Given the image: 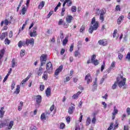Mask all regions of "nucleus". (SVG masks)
<instances>
[{"mask_svg": "<svg viewBox=\"0 0 130 130\" xmlns=\"http://www.w3.org/2000/svg\"><path fill=\"white\" fill-rule=\"evenodd\" d=\"M91 25H90L88 32L90 34H92L93 31H96L97 29H98V26L99 25V22L98 21H96V18L93 17L91 20Z\"/></svg>", "mask_w": 130, "mask_h": 130, "instance_id": "obj_1", "label": "nucleus"}, {"mask_svg": "<svg viewBox=\"0 0 130 130\" xmlns=\"http://www.w3.org/2000/svg\"><path fill=\"white\" fill-rule=\"evenodd\" d=\"M126 79L124 78L122 75H120L119 77H117V83L120 88L123 87V89H126V85H125V82Z\"/></svg>", "mask_w": 130, "mask_h": 130, "instance_id": "obj_2", "label": "nucleus"}, {"mask_svg": "<svg viewBox=\"0 0 130 130\" xmlns=\"http://www.w3.org/2000/svg\"><path fill=\"white\" fill-rule=\"evenodd\" d=\"M29 36L30 37H36L37 36V27L35 26L32 28L31 31L29 32Z\"/></svg>", "mask_w": 130, "mask_h": 130, "instance_id": "obj_3", "label": "nucleus"}, {"mask_svg": "<svg viewBox=\"0 0 130 130\" xmlns=\"http://www.w3.org/2000/svg\"><path fill=\"white\" fill-rule=\"evenodd\" d=\"M47 60V56L46 55L43 54L40 57V61H41V67H43V64H45Z\"/></svg>", "mask_w": 130, "mask_h": 130, "instance_id": "obj_4", "label": "nucleus"}, {"mask_svg": "<svg viewBox=\"0 0 130 130\" xmlns=\"http://www.w3.org/2000/svg\"><path fill=\"white\" fill-rule=\"evenodd\" d=\"M36 106L37 107H39V105H40V103H41V101H42V97L41 95H37V98H36Z\"/></svg>", "mask_w": 130, "mask_h": 130, "instance_id": "obj_5", "label": "nucleus"}, {"mask_svg": "<svg viewBox=\"0 0 130 130\" xmlns=\"http://www.w3.org/2000/svg\"><path fill=\"white\" fill-rule=\"evenodd\" d=\"M53 69V68H52V63H51V62H49L47 63L46 69L48 73H49V74H50V73H52Z\"/></svg>", "mask_w": 130, "mask_h": 130, "instance_id": "obj_6", "label": "nucleus"}, {"mask_svg": "<svg viewBox=\"0 0 130 130\" xmlns=\"http://www.w3.org/2000/svg\"><path fill=\"white\" fill-rule=\"evenodd\" d=\"M98 43L100 45H102L103 46H107L108 44V41L107 40L104 39L103 40H100L98 41Z\"/></svg>", "mask_w": 130, "mask_h": 130, "instance_id": "obj_7", "label": "nucleus"}, {"mask_svg": "<svg viewBox=\"0 0 130 130\" xmlns=\"http://www.w3.org/2000/svg\"><path fill=\"white\" fill-rule=\"evenodd\" d=\"M91 63H93L94 66H98V64H99V61H98V60H96V55H92Z\"/></svg>", "mask_w": 130, "mask_h": 130, "instance_id": "obj_8", "label": "nucleus"}, {"mask_svg": "<svg viewBox=\"0 0 130 130\" xmlns=\"http://www.w3.org/2000/svg\"><path fill=\"white\" fill-rule=\"evenodd\" d=\"M106 13V10L104 9H102V13H101V14L100 15V19L102 22L104 21V15H105Z\"/></svg>", "mask_w": 130, "mask_h": 130, "instance_id": "obj_9", "label": "nucleus"}, {"mask_svg": "<svg viewBox=\"0 0 130 130\" xmlns=\"http://www.w3.org/2000/svg\"><path fill=\"white\" fill-rule=\"evenodd\" d=\"M28 45H31V46H34V40L33 38L26 39V46H28Z\"/></svg>", "mask_w": 130, "mask_h": 130, "instance_id": "obj_10", "label": "nucleus"}, {"mask_svg": "<svg viewBox=\"0 0 130 130\" xmlns=\"http://www.w3.org/2000/svg\"><path fill=\"white\" fill-rule=\"evenodd\" d=\"M85 80L87 81V84H90V82H92V78L91 74H88L85 77Z\"/></svg>", "mask_w": 130, "mask_h": 130, "instance_id": "obj_11", "label": "nucleus"}, {"mask_svg": "<svg viewBox=\"0 0 130 130\" xmlns=\"http://www.w3.org/2000/svg\"><path fill=\"white\" fill-rule=\"evenodd\" d=\"M5 51H6L4 49L0 51V66H1L2 63H3V60L2 59V58L4 57Z\"/></svg>", "mask_w": 130, "mask_h": 130, "instance_id": "obj_12", "label": "nucleus"}, {"mask_svg": "<svg viewBox=\"0 0 130 130\" xmlns=\"http://www.w3.org/2000/svg\"><path fill=\"white\" fill-rule=\"evenodd\" d=\"M75 111V105H72V106H70L68 109V113L69 114H73L74 112Z\"/></svg>", "mask_w": 130, "mask_h": 130, "instance_id": "obj_13", "label": "nucleus"}, {"mask_svg": "<svg viewBox=\"0 0 130 130\" xmlns=\"http://www.w3.org/2000/svg\"><path fill=\"white\" fill-rule=\"evenodd\" d=\"M118 113V110L116 109V107H114V110L112 112V119H115V115Z\"/></svg>", "mask_w": 130, "mask_h": 130, "instance_id": "obj_14", "label": "nucleus"}, {"mask_svg": "<svg viewBox=\"0 0 130 130\" xmlns=\"http://www.w3.org/2000/svg\"><path fill=\"white\" fill-rule=\"evenodd\" d=\"M63 68V67L62 65L59 66L58 68L56 70L55 72V76H58V74H59V73H60V72L62 71Z\"/></svg>", "mask_w": 130, "mask_h": 130, "instance_id": "obj_15", "label": "nucleus"}, {"mask_svg": "<svg viewBox=\"0 0 130 130\" xmlns=\"http://www.w3.org/2000/svg\"><path fill=\"white\" fill-rule=\"evenodd\" d=\"M73 20V16L72 15H68L66 17V21L67 23L69 24L72 23V21Z\"/></svg>", "mask_w": 130, "mask_h": 130, "instance_id": "obj_16", "label": "nucleus"}, {"mask_svg": "<svg viewBox=\"0 0 130 130\" xmlns=\"http://www.w3.org/2000/svg\"><path fill=\"white\" fill-rule=\"evenodd\" d=\"M45 93L46 96H47V97H49V96H50L51 94V89H50V87H48L46 90Z\"/></svg>", "mask_w": 130, "mask_h": 130, "instance_id": "obj_17", "label": "nucleus"}, {"mask_svg": "<svg viewBox=\"0 0 130 130\" xmlns=\"http://www.w3.org/2000/svg\"><path fill=\"white\" fill-rule=\"evenodd\" d=\"M69 4H67V5L68 7H71V6H72V0H65V1L63 4V8H64V6H66V4H67V3H69Z\"/></svg>", "mask_w": 130, "mask_h": 130, "instance_id": "obj_18", "label": "nucleus"}, {"mask_svg": "<svg viewBox=\"0 0 130 130\" xmlns=\"http://www.w3.org/2000/svg\"><path fill=\"white\" fill-rule=\"evenodd\" d=\"M124 19V16L123 15H121V16L119 17L117 20V23L118 25H120L121 23V21H122Z\"/></svg>", "mask_w": 130, "mask_h": 130, "instance_id": "obj_19", "label": "nucleus"}, {"mask_svg": "<svg viewBox=\"0 0 130 130\" xmlns=\"http://www.w3.org/2000/svg\"><path fill=\"white\" fill-rule=\"evenodd\" d=\"M45 5V2L42 1L39 5L38 7V9H39V10H42V8H43V7H44Z\"/></svg>", "mask_w": 130, "mask_h": 130, "instance_id": "obj_20", "label": "nucleus"}, {"mask_svg": "<svg viewBox=\"0 0 130 130\" xmlns=\"http://www.w3.org/2000/svg\"><path fill=\"white\" fill-rule=\"evenodd\" d=\"M4 109H5V107H2L0 110V118H3V117H4L5 114V111Z\"/></svg>", "mask_w": 130, "mask_h": 130, "instance_id": "obj_21", "label": "nucleus"}, {"mask_svg": "<svg viewBox=\"0 0 130 130\" xmlns=\"http://www.w3.org/2000/svg\"><path fill=\"white\" fill-rule=\"evenodd\" d=\"M7 36H8V32H3L1 36H0V39H1V40H4V39H5L6 37H7Z\"/></svg>", "mask_w": 130, "mask_h": 130, "instance_id": "obj_22", "label": "nucleus"}, {"mask_svg": "<svg viewBox=\"0 0 130 130\" xmlns=\"http://www.w3.org/2000/svg\"><path fill=\"white\" fill-rule=\"evenodd\" d=\"M81 93L82 92H81L80 91H78L76 94H74L72 96L73 99H78V98H79V96L81 95Z\"/></svg>", "mask_w": 130, "mask_h": 130, "instance_id": "obj_23", "label": "nucleus"}, {"mask_svg": "<svg viewBox=\"0 0 130 130\" xmlns=\"http://www.w3.org/2000/svg\"><path fill=\"white\" fill-rule=\"evenodd\" d=\"M97 89V78H95V81L93 82L92 90L95 91Z\"/></svg>", "mask_w": 130, "mask_h": 130, "instance_id": "obj_24", "label": "nucleus"}, {"mask_svg": "<svg viewBox=\"0 0 130 130\" xmlns=\"http://www.w3.org/2000/svg\"><path fill=\"white\" fill-rule=\"evenodd\" d=\"M42 74H43V68L42 67L40 68L38 71V75L41 76Z\"/></svg>", "mask_w": 130, "mask_h": 130, "instance_id": "obj_25", "label": "nucleus"}, {"mask_svg": "<svg viewBox=\"0 0 130 130\" xmlns=\"http://www.w3.org/2000/svg\"><path fill=\"white\" fill-rule=\"evenodd\" d=\"M21 88V86L20 85H17V88L16 89V91H14V93L18 94L20 93V88Z\"/></svg>", "mask_w": 130, "mask_h": 130, "instance_id": "obj_26", "label": "nucleus"}, {"mask_svg": "<svg viewBox=\"0 0 130 130\" xmlns=\"http://www.w3.org/2000/svg\"><path fill=\"white\" fill-rule=\"evenodd\" d=\"M101 13H102V9L100 10L99 8H97L95 11V14L96 15H98L99 16V15L101 14Z\"/></svg>", "mask_w": 130, "mask_h": 130, "instance_id": "obj_27", "label": "nucleus"}, {"mask_svg": "<svg viewBox=\"0 0 130 130\" xmlns=\"http://www.w3.org/2000/svg\"><path fill=\"white\" fill-rule=\"evenodd\" d=\"M13 125H14V121H11L8 127V129H11L13 127Z\"/></svg>", "mask_w": 130, "mask_h": 130, "instance_id": "obj_28", "label": "nucleus"}, {"mask_svg": "<svg viewBox=\"0 0 130 130\" xmlns=\"http://www.w3.org/2000/svg\"><path fill=\"white\" fill-rule=\"evenodd\" d=\"M91 123V118H90L89 117H88L86 119V126H88V125H89V124H90Z\"/></svg>", "mask_w": 130, "mask_h": 130, "instance_id": "obj_29", "label": "nucleus"}, {"mask_svg": "<svg viewBox=\"0 0 130 130\" xmlns=\"http://www.w3.org/2000/svg\"><path fill=\"white\" fill-rule=\"evenodd\" d=\"M26 12H27V9L24 7L21 10L22 15H25L26 14Z\"/></svg>", "mask_w": 130, "mask_h": 130, "instance_id": "obj_30", "label": "nucleus"}, {"mask_svg": "<svg viewBox=\"0 0 130 130\" xmlns=\"http://www.w3.org/2000/svg\"><path fill=\"white\" fill-rule=\"evenodd\" d=\"M29 78L30 77L29 76H27L26 78H25V79H23L21 82V84L25 85V83H26V82H27V81L29 80Z\"/></svg>", "mask_w": 130, "mask_h": 130, "instance_id": "obj_31", "label": "nucleus"}, {"mask_svg": "<svg viewBox=\"0 0 130 130\" xmlns=\"http://www.w3.org/2000/svg\"><path fill=\"white\" fill-rule=\"evenodd\" d=\"M41 120H46V117L45 116V114L44 113H43L41 116Z\"/></svg>", "mask_w": 130, "mask_h": 130, "instance_id": "obj_32", "label": "nucleus"}, {"mask_svg": "<svg viewBox=\"0 0 130 130\" xmlns=\"http://www.w3.org/2000/svg\"><path fill=\"white\" fill-rule=\"evenodd\" d=\"M91 122H92V123H93L94 124H95V123H96V115H95V114H94V115H93V117L92 118V119L91 120Z\"/></svg>", "mask_w": 130, "mask_h": 130, "instance_id": "obj_33", "label": "nucleus"}, {"mask_svg": "<svg viewBox=\"0 0 130 130\" xmlns=\"http://www.w3.org/2000/svg\"><path fill=\"white\" fill-rule=\"evenodd\" d=\"M68 41H69V40H68V37H66L62 42L63 45H66L67 43H68Z\"/></svg>", "mask_w": 130, "mask_h": 130, "instance_id": "obj_34", "label": "nucleus"}, {"mask_svg": "<svg viewBox=\"0 0 130 130\" xmlns=\"http://www.w3.org/2000/svg\"><path fill=\"white\" fill-rule=\"evenodd\" d=\"M11 21L8 19H5V20L4 21V24L6 26H8V25L11 24Z\"/></svg>", "mask_w": 130, "mask_h": 130, "instance_id": "obj_35", "label": "nucleus"}, {"mask_svg": "<svg viewBox=\"0 0 130 130\" xmlns=\"http://www.w3.org/2000/svg\"><path fill=\"white\" fill-rule=\"evenodd\" d=\"M71 11L73 13H76V12H77V7L72 6L71 8Z\"/></svg>", "mask_w": 130, "mask_h": 130, "instance_id": "obj_36", "label": "nucleus"}, {"mask_svg": "<svg viewBox=\"0 0 130 130\" xmlns=\"http://www.w3.org/2000/svg\"><path fill=\"white\" fill-rule=\"evenodd\" d=\"M47 76H48L47 72H45L43 74V76L42 78L43 79L44 78V80H47Z\"/></svg>", "mask_w": 130, "mask_h": 130, "instance_id": "obj_37", "label": "nucleus"}, {"mask_svg": "<svg viewBox=\"0 0 130 130\" xmlns=\"http://www.w3.org/2000/svg\"><path fill=\"white\" fill-rule=\"evenodd\" d=\"M117 85H118V83H117V82L116 81V82H115L114 83V84L112 85V89L113 90L115 89L116 88V87H117Z\"/></svg>", "mask_w": 130, "mask_h": 130, "instance_id": "obj_38", "label": "nucleus"}, {"mask_svg": "<svg viewBox=\"0 0 130 130\" xmlns=\"http://www.w3.org/2000/svg\"><path fill=\"white\" fill-rule=\"evenodd\" d=\"M25 55V50L22 49L20 51V56L21 57H23Z\"/></svg>", "mask_w": 130, "mask_h": 130, "instance_id": "obj_39", "label": "nucleus"}, {"mask_svg": "<svg viewBox=\"0 0 130 130\" xmlns=\"http://www.w3.org/2000/svg\"><path fill=\"white\" fill-rule=\"evenodd\" d=\"M74 54L75 57H78V56L80 57V55H81L80 52L78 51H76L74 53Z\"/></svg>", "mask_w": 130, "mask_h": 130, "instance_id": "obj_40", "label": "nucleus"}, {"mask_svg": "<svg viewBox=\"0 0 130 130\" xmlns=\"http://www.w3.org/2000/svg\"><path fill=\"white\" fill-rule=\"evenodd\" d=\"M64 12H66V8H62L61 12V17L64 16Z\"/></svg>", "mask_w": 130, "mask_h": 130, "instance_id": "obj_41", "label": "nucleus"}, {"mask_svg": "<svg viewBox=\"0 0 130 130\" xmlns=\"http://www.w3.org/2000/svg\"><path fill=\"white\" fill-rule=\"evenodd\" d=\"M116 34H117V29H115L114 32L113 33V38H115V37H116Z\"/></svg>", "mask_w": 130, "mask_h": 130, "instance_id": "obj_42", "label": "nucleus"}, {"mask_svg": "<svg viewBox=\"0 0 130 130\" xmlns=\"http://www.w3.org/2000/svg\"><path fill=\"white\" fill-rule=\"evenodd\" d=\"M10 42H11V41H10L9 40V39H8V38H6V39H5V44H8V45H9V44H10Z\"/></svg>", "mask_w": 130, "mask_h": 130, "instance_id": "obj_43", "label": "nucleus"}, {"mask_svg": "<svg viewBox=\"0 0 130 130\" xmlns=\"http://www.w3.org/2000/svg\"><path fill=\"white\" fill-rule=\"evenodd\" d=\"M44 88H45L44 85L41 84L40 85V91H43L44 90Z\"/></svg>", "mask_w": 130, "mask_h": 130, "instance_id": "obj_44", "label": "nucleus"}, {"mask_svg": "<svg viewBox=\"0 0 130 130\" xmlns=\"http://www.w3.org/2000/svg\"><path fill=\"white\" fill-rule=\"evenodd\" d=\"M104 68H105V62H103V63L101 66V72H103V70H104Z\"/></svg>", "mask_w": 130, "mask_h": 130, "instance_id": "obj_45", "label": "nucleus"}, {"mask_svg": "<svg viewBox=\"0 0 130 130\" xmlns=\"http://www.w3.org/2000/svg\"><path fill=\"white\" fill-rule=\"evenodd\" d=\"M18 47H19V48H21L22 47V46H23L22 41H20L18 42Z\"/></svg>", "mask_w": 130, "mask_h": 130, "instance_id": "obj_46", "label": "nucleus"}, {"mask_svg": "<svg viewBox=\"0 0 130 130\" xmlns=\"http://www.w3.org/2000/svg\"><path fill=\"white\" fill-rule=\"evenodd\" d=\"M85 29V26L84 25H82L81 28H80V32L81 33H82L83 32V31H84Z\"/></svg>", "mask_w": 130, "mask_h": 130, "instance_id": "obj_47", "label": "nucleus"}, {"mask_svg": "<svg viewBox=\"0 0 130 130\" xmlns=\"http://www.w3.org/2000/svg\"><path fill=\"white\" fill-rule=\"evenodd\" d=\"M52 14H53V11H50L48 14L47 17L50 18V16L52 15Z\"/></svg>", "mask_w": 130, "mask_h": 130, "instance_id": "obj_48", "label": "nucleus"}, {"mask_svg": "<svg viewBox=\"0 0 130 130\" xmlns=\"http://www.w3.org/2000/svg\"><path fill=\"white\" fill-rule=\"evenodd\" d=\"M64 126H66V124H64V123H62L60 125V128L61 129H62L64 128Z\"/></svg>", "mask_w": 130, "mask_h": 130, "instance_id": "obj_49", "label": "nucleus"}, {"mask_svg": "<svg viewBox=\"0 0 130 130\" xmlns=\"http://www.w3.org/2000/svg\"><path fill=\"white\" fill-rule=\"evenodd\" d=\"M62 23H63V20H62V19H61L59 20L58 25H59V26H60V25H62Z\"/></svg>", "mask_w": 130, "mask_h": 130, "instance_id": "obj_50", "label": "nucleus"}, {"mask_svg": "<svg viewBox=\"0 0 130 130\" xmlns=\"http://www.w3.org/2000/svg\"><path fill=\"white\" fill-rule=\"evenodd\" d=\"M15 86H16V83L13 82L11 84V90H14V88H15Z\"/></svg>", "mask_w": 130, "mask_h": 130, "instance_id": "obj_51", "label": "nucleus"}, {"mask_svg": "<svg viewBox=\"0 0 130 130\" xmlns=\"http://www.w3.org/2000/svg\"><path fill=\"white\" fill-rule=\"evenodd\" d=\"M66 121L67 123L71 122V117L69 116L66 118Z\"/></svg>", "mask_w": 130, "mask_h": 130, "instance_id": "obj_52", "label": "nucleus"}, {"mask_svg": "<svg viewBox=\"0 0 130 130\" xmlns=\"http://www.w3.org/2000/svg\"><path fill=\"white\" fill-rule=\"evenodd\" d=\"M74 50V44H72L71 46H70V52H72Z\"/></svg>", "mask_w": 130, "mask_h": 130, "instance_id": "obj_53", "label": "nucleus"}, {"mask_svg": "<svg viewBox=\"0 0 130 130\" xmlns=\"http://www.w3.org/2000/svg\"><path fill=\"white\" fill-rule=\"evenodd\" d=\"M5 125H6V123L2 122L0 123V128H3Z\"/></svg>", "mask_w": 130, "mask_h": 130, "instance_id": "obj_54", "label": "nucleus"}, {"mask_svg": "<svg viewBox=\"0 0 130 130\" xmlns=\"http://www.w3.org/2000/svg\"><path fill=\"white\" fill-rule=\"evenodd\" d=\"M102 104L103 105H104V108L105 109L107 107V104H106V103H105V102H103Z\"/></svg>", "mask_w": 130, "mask_h": 130, "instance_id": "obj_55", "label": "nucleus"}, {"mask_svg": "<svg viewBox=\"0 0 130 130\" xmlns=\"http://www.w3.org/2000/svg\"><path fill=\"white\" fill-rule=\"evenodd\" d=\"M126 58L128 59V60H130V53H128L126 56Z\"/></svg>", "mask_w": 130, "mask_h": 130, "instance_id": "obj_56", "label": "nucleus"}, {"mask_svg": "<svg viewBox=\"0 0 130 130\" xmlns=\"http://www.w3.org/2000/svg\"><path fill=\"white\" fill-rule=\"evenodd\" d=\"M116 11H120V6L117 5L116 7Z\"/></svg>", "mask_w": 130, "mask_h": 130, "instance_id": "obj_57", "label": "nucleus"}, {"mask_svg": "<svg viewBox=\"0 0 130 130\" xmlns=\"http://www.w3.org/2000/svg\"><path fill=\"white\" fill-rule=\"evenodd\" d=\"M54 109V105H53L51 106V107L50 108V110L51 112H52V111H53Z\"/></svg>", "mask_w": 130, "mask_h": 130, "instance_id": "obj_58", "label": "nucleus"}, {"mask_svg": "<svg viewBox=\"0 0 130 130\" xmlns=\"http://www.w3.org/2000/svg\"><path fill=\"white\" fill-rule=\"evenodd\" d=\"M15 64H16L15 62V60L14 59L12 60V68H15Z\"/></svg>", "mask_w": 130, "mask_h": 130, "instance_id": "obj_59", "label": "nucleus"}, {"mask_svg": "<svg viewBox=\"0 0 130 130\" xmlns=\"http://www.w3.org/2000/svg\"><path fill=\"white\" fill-rule=\"evenodd\" d=\"M9 76L10 75H8V74L7 75V76L5 77L3 82L4 83H5V82H6V81H7V80H8V78H9Z\"/></svg>", "mask_w": 130, "mask_h": 130, "instance_id": "obj_60", "label": "nucleus"}, {"mask_svg": "<svg viewBox=\"0 0 130 130\" xmlns=\"http://www.w3.org/2000/svg\"><path fill=\"white\" fill-rule=\"evenodd\" d=\"M126 112H127L128 115H130V108H127L126 109Z\"/></svg>", "mask_w": 130, "mask_h": 130, "instance_id": "obj_61", "label": "nucleus"}, {"mask_svg": "<svg viewBox=\"0 0 130 130\" xmlns=\"http://www.w3.org/2000/svg\"><path fill=\"white\" fill-rule=\"evenodd\" d=\"M9 36L10 38H12V37H13V31H12V30L9 32Z\"/></svg>", "mask_w": 130, "mask_h": 130, "instance_id": "obj_62", "label": "nucleus"}, {"mask_svg": "<svg viewBox=\"0 0 130 130\" xmlns=\"http://www.w3.org/2000/svg\"><path fill=\"white\" fill-rule=\"evenodd\" d=\"M64 52H66V50L63 49H62L61 50V51H60V54L61 55H62V54H63V53H64Z\"/></svg>", "mask_w": 130, "mask_h": 130, "instance_id": "obj_63", "label": "nucleus"}, {"mask_svg": "<svg viewBox=\"0 0 130 130\" xmlns=\"http://www.w3.org/2000/svg\"><path fill=\"white\" fill-rule=\"evenodd\" d=\"M123 56L122 55V54H121L120 53L118 54V58H119V59H121V58H122Z\"/></svg>", "mask_w": 130, "mask_h": 130, "instance_id": "obj_64", "label": "nucleus"}]
</instances>
